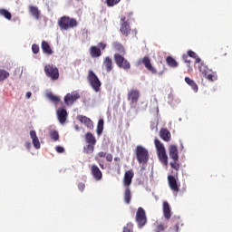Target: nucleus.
Masks as SVG:
<instances>
[{
	"label": "nucleus",
	"instance_id": "obj_1",
	"mask_svg": "<svg viewBox=\"0 0 232 232\" xmlns=\"http://www.w3.org/2000/svg\"><path fill=\"white\" fill-rule=\"evenodd\" d=\"M156 151L158 158L163 166H168V154L166 153V148L164 144L159 140V139H155L154 140Z\"/></svg>",
	"mask_w": 232,
	"mask_h": 232
},
{
	"label": "nucleus",
	"instance_id": "obj_2",
	"mask_svg": "<svg viewBox=\"0 0 232 232\" xmlns=\"http://www.w3.org/2000/svg\"><path fill=\"white\" fill-rule=\"evenodd\" d=\"M169 155L172 161L170 162V167L172 169L179 171L180 169V162L179 161V149L175 145H170L169 147Z\"/></svg>",
	"mask_w": 232,
	"mask_h": 232
},
{
	"label": "nucleus",
	"instance_id": "obj_3",
	"mask_svg": "<svg viewBox=\"0 0 232 232\" xmlns=\"http://www.w3.org/2000/svg\"><path fill=\"white\" fill-rule=\"evenodd\" d=\"M134 153L139 164H148V160H150V152L146 150V148L138 145L134 150Z\"/></svg>",
	"mask_w": 232,
	"mask_h": 232
},
{
	"label": "nucleus",
	"instance_id": "obj_4",
	"mask_svg": "<svg viewBox=\"0 0 232 232\" xmlns=\"http://www.w3.org/2000/svg\"><path fill=\"white\" fill-rule=\"evenodd\" d=\"M77 24V20L71 18L70 16H62L58 20V25L61 30H70V28H75Z\"/></svg>",
	"mask_w": 232,
	"mask_h": 232
},
{
	"label": "nucleus",
	"instance_id": "obj_5",
	"mask_svg": "<svg viewBox=\"0 0 232 232\" xmlns=\"http://www.w3.org/2000/svg\"><path fill=\"white\" fill-rule=\"evenodd\" d=\"M87 81L92 90H94L96 92H101V86L102 83L101 82V80H99V77H97V74L93 72V71L90 70L88 72Z\"/></svg>",
	"mask_w": 232,
	"mask_h": 232
},
{
	"label": "nucleus",
	"instance_id": "obj_6",
	"mask_svg": "<svg viewBox=\"0 0 232 232\" xmlns=\"http://www.w3.org/2000/svg\"><path fill=\"white\" fill-rule=\"evenodd\" d=\"M135 222L138 224V227L142 229L148 224V217L146 216V210L141 207L138 208L135 217Z\"/></svg>",
	"mask_w": 232,
	"mask_h": 232
},
{
	"label": "nucleus",
	"instance_id": "obj_7",
	"mask_svg": "<svg viewBox=\"0 0 232 232\" xmlns=\"http://www.w3.org/2000/svg\"><path fill=\"white\" fill-rule=\"evenodd\" d=\"M44 72L46 77H49V79L52 81H57V79H59V68L53 66V64L45 65Z\"/></svg>",
	"mask_w": 232,
	"mask_h": 232
},
{
	"label": "nucleus",
	"instance_id": "obj_8",
	"mask_svg": "<svg viewBox=\"0 0 232 232\" xmlns=\"http://www.w3.org/2000/svg\"><path fill=\"white\" fill-rule=\"evenodd\" d=\"M113 57L118 67L122 68L123 70H130V68H131V64H130V62L124 58V55L114 53Z\"/></svg>",
	"mask_w": 232,
	"mask_h": 232
},
{
	"label": "nucleus",
	"instance_id": "obj_9",
	"mask_svg": "<svg viewBox=\"0 0 232 232\" xmlns=\"http://www.w3.org/2000/svg\"><path fill=\"white\" fill-rule=\"evenodd\" d=\"M130 19H127L126 16H121V27L120 32L124 37H128L130 34H131V27L130 26V23H128Z\"/></svg>",
	"mask_w": 232,
	"mask_h": 232
},
{
	"label": "nucleus",
	"instance_id": "obj_10",
	"mask_svg": "<svg viewBox=\"0 0 232 232\" xmlns=\"http://www.w3.org/2000/svg\"><path fill=\"white\" fill-rule=\"evenodd\" d=\"M139 64H143L145 68L152 73V75H157V69L151 64V59L148 56H144L141 60L139 61Z\"/></svg>",
	"mask_w": 232,
	"mask_h": 232
},
{
	"label": "nucleus",
	"instance_id": "obj_11",
	"mask_svg": "<svg viewBox=\"0 0 232 232\" xmlns=\"http://www.w3.org/2000/svg\"><path fill=\"white\" fill-rule=\"evenodd\" d=\"M199 72L206 77L208 81H217L218 79V76L217 75V72H212L210 74H208V66L204 65V63H201V65L198 67Z\"/></svg>",
	"mask_w": 232,
	"mask_h": 232
},
{
	"label": "nucleus",
	"instance_id": "obj_12",
	"mask_svg": "<svg viewBox=\"0 0 232 232\" xmlns=\"http://www.w3.org/2000/svg\"><path fill=\"white\" fill-rule=\"evenodd\" d=\"M133 177H135L133 169L125 171L123 177V186H126V188H130V186H131V180H133Z\"/></svg>",
	"mask_w": 232,
	"mask_h": 232
},
{
	"label": "nucleus",
	"instance_id": "obj_13",
	"mask_svg": "<svg viewBox=\"0 0 232 232\" xmlns=\"http://www.w3.org/2000/svg\"><path fill=\"white\" fill-rule=\"evenodd\" d=\"M139 97H140L139 90H130L128 92V101H130V104H137L139 102Z\"/></svg>",
	"mask_w": 232,
	"mask_h": 232
},
{
	"label": "nucleus",
	"instance_id": "obj_14",
	"mask_svg": "<svg viewBox=\"0 0 232 232\" xmlns=\"http://www.w3.org/2000/svg\"><path fill=\"white\" fill-rule=\"evenodd\" d=\"M77 99H81V96L77 92H72V93H67L64 97V102L67 106H70L77 101Z\"/></svg>",
	"mask_w": 232,
	"mask_h": 232
},
{
	"label": "nucleus",
	"instance_id": "obj_15",
	"mask_svg": "<svg viewBox=\"0 0 232 232\" xmlns=\"http://www.w3.org/2000/svg\"><path fill=\"white\" fill-rule=\"evenodd\" d=\"M178 178L176 179L175 176L169 175L168 176V182L170 189L172 191H175L176 193H179V184L177 183Z\"/></svg>",
	"mask_w": 232,
	"mask_h": 232
},
{
	"label": "nucleus",
	"instance_id": "obj_16",
	"mask_svg": "<svg viewBox=\"0 0 232 232\" xmlns=\"http://www.w3.org/2000/svg\"><path fill=\"white\" fill-rule=\"evenodd\" d=\"M112 49L114 52H117L116 53H119L120 55H126V48H124V45L121 44L119 41L112 42Z\"/></svg>",
	"mask_w": 232,
	"mask_h": 232
},
{
	"label": "nucleus",
	"instance_id": "obj_17",
	"mask_svg": "<svg viewBox=\"0 0 232 232\" xmlns=\"http://www.w3.org/2000/svg\"><path fill=\"white\" fill-rule=\"evenodd\" d=\"M91 173L94 179V180H102V171L97 165L91 166Z\"/></svg>",
	"mask_w": 232,
	"mask_h": 232
},
{
	"label": "nucleus",
	"instance_id": "obj_18",
	"mask_svg": "<svg viewBox=\"0 0 232 232\" xmlns=\"http://www.w3.org/2000/svg\"><path fill=\"white\" fill-rule=\"evenodd\" d=\"M102 68H104L107 73H110V72L113 70V61L111 60V58H110V56H106L103 59Z\"/></svg>",
	"mask_w": 232,
	"mask_h": 232
},
{
	"label": "nucleus",
	"instance_id": "obj_19",
	"mask_svg": "<svg viewBox=\"0 0 232 232\" xmlns=\"http://www.w3.org/2000/svg\"><path fill=\"white\" fill-rule=\"evenodd\" d=\"M56 114L60 124H64L66 122V117H68V111L63 108H60L57 110Z\"/></svg>",
	"mask_w": 232,
	"mask_h": 232
},
{
	"label": "nucleus",
	"instance_id": "obj_20",
	"mask_svg": "<svg viewBox=\"0 0 232 232\" xmlns=\"http://www.w3.org/2000/svg\"><path fill=\"white\" fill-rule=\"evenodd\" d=\"M77 119L80 122H82V124H85V126L89 129V130H93V121H92V120L86 116H77Z\"/></svg>",
	"mask_w": 232,
	"mask_h": 232
},
{
	"label": "nucleus",
	"instance_id": "obj_21",
	"mask_svg": "<svg viewBox=\"0 0 232 232\" xmlns=\"http://www.w3.org/2000/svg\"><path fill=\"white\" fill-rule=\"evenodd\" d=\"M160 137L162 140H165V142H169V140H171V132L168 129L162 128L160 130Z\"/></svg>",
	"mask_w": 232,
	"mask_h": 232
},
{
	"label": "nucleus",
	"instance_id": "obj_22",
	"mask_svg": "<svg viewBox=\"0 0 232 232\" xmlns=\"http://www.w3.org/2000/svg\"><path fill=\"white\" fill-rule=\"evenodd\" d=\"M90 52V55L91 57H92V59H97L99 57H101V55H102V52L101 51V48L92 45L90 47L89 49Z\"/></svg>",
	"mask_w": 232,
	"mask_h": 232
},
{
	"label": "nucleus",
	"instance_id": "obj_23",
	"mask_svg": "<svg viewBox=\"0 0 232 232\" xmlns=\"http://www.w3.org/2000/svg\"><path fill=\"white\" fill-rule=\"evenodd\" d=\"M30 137L33 140L34 148H35V150H39L41 148V142H39V138L37 137V132H35V130H31Z\"/></svg>",
	"mask_w": 232,
	"mask_h": 232
},
{
	"label": "nucleus",
	"instance_id": "obj_24",
	"mask_svg": "<svg viewBox=\"0 0 232 232\" xmlns=\"http://www.w3.org/2000/svg\"><path fill=\"white\" fill-rule=\"evenodd\" d=\"M107 153L104 151H100L98 152V154L95 156L94 160H96V162L99 164L101 169H104V164L102 163V161L101 160V159H104L106 158Z\"/></svg>",
	"mask_w": 232,
	"mask_h": 232
},
{
	"label": "nucleus",
	"instance_id": "obj_25",
	"mask_svg": "<svg viewBox=\"0 0 232 232\" xmlns=\"http://www.w3.org/2000/svg\"><path fill=\"white\" fill-rule=\"evenodd\" d=\"M163 215L167 220L171 218V208H169V203H168V201L163 203Z\"/></svg>",
	"mask_w": 232,
	"mask_h": 232
},
{
	"label": "nucleus",
	"instance_id": "obj_26",
	"mask_svg": "<svg viewBox=\"0 0 232 232\" xmlns=\"http://www.w3.org/2000/svg\"><path fill=\"white\" fill-rule=\"evenodd\" d=\"M29 12L34 17V19L39 20L41 15V11L37 6L29 5Z\"/></svg>",
	"mask_w": 232,
	"mask_h": 232
},
{
	"label": "nucleus",
	"instance_id": "obj_27",
	"mask_svg": "<svg viewBox=\"0 0 232 232\" xmlns=\"http://www.w3.org/2000/svg\"><path fill=\"white\" fill-rule=\"evenodd\" d=\"M42 50L44 53H46L47 55H52V53H53L52 47H50V44L46 41L42 42Z\"/></svg>",
	"mask_w": 232,
	"mask_h": 232
},
{
	"label": "nucleus",
	"instance_id": "obj_28",
	"mask_svg": "<svg viewBox=\"0 0 232 232\" xmlns=\"http://www.w3.org/2000/svg\"><path fill=\"white\" fill-rule=\"evenodd\" d=\"M185 82H187V84H188V86H190L193 90V92H195V93H197V92H198V85H197V82H195V81L191 80V78L189 77H185Z\"/></svg>",
	"mask_w": 232,
	"mask_h": 232
},
{
	"label": "nucleus",
	"instance_id": "obj_29",
	"mask_svg": "<svg viewBox=\"0 0 232 232\" xmlns=\"http://www.w3.org/2000/svg\"><path fill=\"white\" fill-rule=\"evenodd\" d=\"M85 142L87 144H97V140L95 139V136L92 132H87L85 134Z\"/></svg>",
	"mask_w": 232,
	"mask_h": 232
},
{
	"label": "nucleus",
	"instance_id": "obj_30",
	"mask_svg": "<svg viewBox=\"0 0 232 232\" xmlns=\"http://www.w3.org/2000/svg\"><path fill=\"white\" fill-rule=\"evenodd\" d=\"M123 200L125 204H130V202H131V190L130 189V187H127L124 190Z\"/></svg>",
	"mask_w": 232,
	"mask_h": 232
},
{
	"label": "nucleus",
	"instance_id": "obj_31",
	"mask_svg": "<svg viewBox=\"0 0 232 232\" xmlns=\"http://www.w3.org/2000/svg\"><path fill=\"white\" fill-rule=\"evenodd\" d=\"M166 63L170 68H177L179 66V63H177V60L171 56L166 57Z\"/></svg>",
	"mask_w": 232,
	"mask_h": 232
},
{
	"label": "nucleus",
	"instance_id": "obj_32",
	"mask_svg": "<svg viewBox=\"0 0 232 232\" xmlns=\"http://www.w3.org/2000/svg\"><path fill=\"white\" fill-rule=\"evenodd\" d=\"M95 151V145L92 143H88L86 146L83 147V152L87 155H92Z\"/></svg>",
	"mask_w": 232,
	"mask_h": 232
},
{
	"label": "nucleus",
	"instance_id": "obj_33",
	"mask_svg": "<svg viewBox=\"0 0 232 232\" xmlns=\"http://www.w3.org/2000/svg\"><path fill=\"white\" fill-rule=\"evenodd\" d=\"M187 55H188V57H191L192 59H195L196 64H200V63H202V60L198 57L197 53L193 51H188Z\"/></svg>",
	"mask_w": 232,
	"mask_h": 232
},
{
	"label": "nucleus",
	"instance_id": "obj_34",
	"mask_svg": "<svg viewBox=\"0 0 232 232\" xmlns=\"http://www.w3.org/2000/svg\"><path fill=\"white\" fill-rule=\"evenodd\" d=\"M103 130H104V120L100 119L97 124V130H96L97 135H102Z\"/></svg>",
	"mask_w": 232,
	"mask_h": 232
},
{
	"label": "nucleus",
	"instance_id": "obj_35",
	"mask_svg": "<svg viewBox=\"0 0 232 232\" xmlns=\"http://www.w3.org/2000/svg\"><path fill=\"white\" fill-rule=\"evenodd\" d=\"M0 15H3V17L7 19V21H10V19H12V13L6 9H0Z\"/></svg>",
	"mask_w": 232,
	"mask_h": 232
},
{
	"label": "nucleus",
	"instance_id": "obj_36",
	"mask_svg": "<svg viewBox=\"0 0 232 232\" xmlns=\"http://www.w3.org/2000/svg\"><path fill=\"white\" fill-rule=\"evenodd\" d=\"M10 77V72L5 70L0 69V82L5 81Z\"/></svg>",
	"mask_w": 232,
	"mask_h": 232
},
{
	"label": "nucleus",
	"instance_id": "obj_37",
	"mask_svg": "<svg viewBox=\"0 0 232 232\" xmlns=\"http://www.w3.org/2000/svg\"><path fill=\"white\" fill-rule=\"evenodd\" d=\"M49 135L52 140H54V142H57V140H59V132L57 130H51Z\"/></svg>",
	"mask_w": 232,
	"mask_h": 232
},
{
	"label": "nucleus",
	"instance_id": "obj_38",
	"mask_svg": "<svg viewBox=\"0 0 232 232\" xmlns=\"http://www.w3.org/2000/svg\"><path fill=\"white\" fill-rule=\"evenodd\" d=\"M47 98L52 101L53 102H54L55 104H57V102H59V101H61V99H59V96H55L52 93H48L47 94Z\"/></svg>",
	"mask_w": 232,
	"mask_h": 232
},
{
	"label": "nucleus",
	"instance_id": "obj_39",
	"mask_svg": "<svg viewBox=\"0 0 232 232\" xmlns=\"http://www.w3.org/2000/svg\"><path fill=\"white\" fill-rule=\"evenodd\" d=\"M123 232H133V223H127V225L123 227Z\"/></svg>",
	"mask_w": 232,
	"mask_h": 232
},
{
	"label": "nucleus",
	"instance_id": "obj_40",
	"mask_svg": "<svg viewBox=\"0 0 232 232\" xmlns=\"http://www.w3.org/2000/svg\"><path fill=\"white\" fill-rule=\"evenodd\" d=\"M121 0H105L107 6H115L119 4Z\"/></svg>",
	"mask_w": 232,
	"mask_h": 232
},
{
	"label": "nucleus",
	"instance_id": "obj_41",
	"mask_svg": "<svg viewBox=\"0 0 232 232\" xmlns=\"http://www.w3.org/2000/svg\"><path fill=\"white\" fill-rule=\"evenodd\" d=\"M166 229V227H164V225H158L155 232H164Z\"/></svg>",
	"mask_w": 232,
	"mask_h": 232
},
{
	"label": "nucleus",
	"instance_id": "obj_42",
	"mask_svg": "<svg viewBox=\"0 0 232 232\" xmlns=\"http://www.w3.org/2000/svg\"><path fill=\"white\" fill-rule=\"evenodd\" d=\"M32 52L33 53H39V46L37 45V44H34L32 45Z\"/></svg>",
	"mask_w": 232,
	"mask_h": 232
},
{
	"label": "nucleus",
	"instance_id": "obj_43",
	"mask_svg": "<svg viewBox=\"0 0 232 232\" xmlns=\"http://www.w3.org/2000/svg\"><path fill=\"white\" fill-rule=\"evenodd\" d=\"M105 158H106L107 162H112L113 161V155H111V153H107Z\"/></svg>",
	"mask_w": 232,
	"mask_h": 232
},
{
	"label": "nucleus",
	"instance_id": "obj_44",
	"mask_svg": "<svg viewBox=\"0 0 232 232\" xmlns=\"http://www.w3.org/2000/svg\"><path fill=\"white\" fill-rule=\"evenodd\" d=\"M98 46H99V48L102 49V50H106V46H107V45H106L105 43L101 42V43L98 44Z\"/></svg>",
	"mask_w": 232,
	"mask_h": 232
},
{
	"label": "nucleus",
	"instance_id": "obj_45",
	"mask_svg": "<svg viewBox=\"0 0 232 232\" xmlns=\"http://www.w3.org/2000/svg\"><path fill=\"white\" fill-rule=\"evenodd\" d=\"M56 151L57 153H64V147L57 146Z\"/></svg>",
	"mask_w": 232,
	"mask_h": 232
},
{
	"label": "nucleus",
	"instance_id": "obj_46",
	"mask_svg": "<svg viewBox=\"0 0 232 232\" xmlns=\"http://www.w3.org/2000/svg\"><path fill=\"white\" fill-rule=\"evenodd\" d=\"M85 188H86V185L84 183L78 184V188L80 189V191H84Z\"/></svg>",
	"mask_w": 232,
	"mask_h": 232
},
{
	"label": "nucleus",
	"instance_id": "obj_47",
	"mask_svg": "<svg viewBox=\"0 0 232 232\" xmlns=\"http://www.w3.org/2000/svg\"><path fill=\"white\" fill-rule=\"evenodd\" d=\"M188 54H183V61L184 63H188V64L191 63V60L188 59Z\"/></svg>",
	"mask_w": 232,
	"mask_h": 232
},
{
	"label": "nucleus",
	"instance_id": "obj_48",
	"mask_svg": "<svg viewBox=\"0 0 232 232\" xmlns=\"http://www.w3.org/2000/svg\"><path fill=\"white\" fill-rule=\"evenodd\" d=\"M25 148H26L27 150H30V148H32V143H30V141H26V142H25Z\"/></svg>",
	"mask_w": 232,
	"mask_h": 232
},
{
	"label": "nucleus",
	"instance_id": "obj_49",
	"mask_svg": "<svg viewBox=\"0 0 232 232\" xmlns=\"http://www.w3.org/2000/svg\"><path fill=\"white\" fill-rule=\"evenodd\" d=\"M26 99H30V97H32V92H27L25 94Z\"/></svg>",
	"mask_w": 232,
	"mask_h": 232
},
{
	"label": "nucleus",
	"instance_id": "obj_50",
	"mask_svg": "<svg viewBox=\"0 0 232 232\" xmlns=\"http://www.w3.org/2000/svg\"><path fill=\"white\" fill-rule=\"evenodd\" d=\"M174 228H175V231H176V232H179V223H177V224L174 226Z\"/></svg>",
	"mask_w": 232,
	"mask_h": 232
},
{
	"label": "nucleus",
	"instance_id": "obj_51",
	"mask_svg": "<svg viewBox=\"0 0 232 232\" xmlns=\"http://www.w3.org/2000/svg\"><path fill=\"white\" fill-rule=\"evenodd\" d=\"M114 160H115L116 162H121V158L115 157V158H114Z\"/></svg>",
	"mask_w": 232,
	"mask_h": 232
},
{
	"label": "nucleus",
	"instance_id": "obj_52",
	"mask_svg": "<svg viewBox=\"0 0 232 232\" xmlns=\"http://www.w3.org/2000/svg\"><path fill=\"white\" fill-rule=\"evenodd\" d=\"M128 17H129V19H131V15H133V13H128Z\"/></svg>",
	"mask_w": 232,
	"mask_h": 232
},
{
	"label": "nucleus",
	"instance_id": "obj_53",
	"mask_svg": "<svg viewBox=\"0 0 232 232\" xmlns=\"http://www.w3.org/2000/svg\"><path fill=\"white\" fill-rule=\"evenodd\" d=\"M162 73H164V71L160 72V75H162Z\"/></svg>",
	"mask_w": 232,
	"mask_h": 232
},
{
	"label": "nucleus",
	"instance_id": "obj_54",
	"mask_svg": "<svg viewBox=\"0 0 232 232\" xmlns=\"http://www.w3.org/2000/svg\"><path fill=\"white\" fill-rule=\"evenodd\" d=\"M135 35H137V31H135Z\"/></svg>",
	"mask_w": 232,
	"mask_h": 232
},
{
	"label": "nucleus",
	"instance_id": "obj_55",
	"mask_svg": "<svg viewBox=\"0 0 232 232\" xmlns=\"http://www.w3.org/2000/svg\"><path fill=\"white\" fill-rule=\"evenodd\" d=\"M77 1H81V0H77Z\"/></svg>",
	"mask_w": 232,
	"mask_h": 232
}]
</instances>
